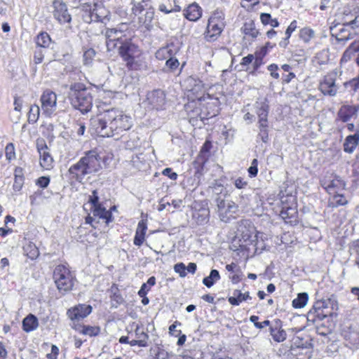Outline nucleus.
Instances as JSON below:
<instances>
[{"label":"nucleus","instance_id":"1","mask_svg":"<svg viewBox=\"0 0 359 359\" xmlns=\"http://www.w3.org/2000/svg\"><path fill=\"white\" fill-rule=\"evenodd\" d=\"M101 169L100 157L95 151L85 153V156L75 164L70 166L68 172L79 182L87 175L95 173Z\"/></svg>","mask_w":359,"mask_h":359},{"label":"nucleus","instance_id":"2","mask_svg":"<svg viewBox=\"0 0 359 359\" xmlns=\"http://www.w3.org/2000/svg\"><path fill=\"white\" fill-rule=\"evenodd\" d=\"M69 97L72 107L82 114L90 111L93 107V97L85 86L81 83H74L70 86Z\"/></svg>","mask_w":359,"mask_h":359},{"label":"nucleus","instance_id":"3","mask_svg":"<svg viewBox=\"0 0 359 359\" xmlns=\"http://www.w3.org/2000/svg\"><path fill=\"white\" fill-rule=\"evenodd\" d=\"M107 121H110L111 129H107L109 131H114L115 135H118L121 133L128 130L133 126L130 116L126 115L123 111L111 108L109 112L104 117Z\"/></svg>","mask_w":359,"mask_h":359},{"label":"nucleus","instance_id":"4","mask_svg":"<svg viewBox=\"0 0 359 359\" xmlns=\"http://www.w3.org/2000/svg\"><path fill=\"white\" fill-rule=\"evenodd\" d=\"M53 279L60 292H67L73 289L76 280L74 275L64 264L57 265L53 271Z\"/></svg>","mask_w":359,"mask_h":359},{"label":"nucleus","instance_id":"5","mask_svg":"<svg viewBox=\"0 0 359 359\" xmlns=\"http://www.w3.org/2000/svg\"><path fill=\"white\" fill-rule=\"evenodd\" d=\"M331 308L332 311H337L338 309V302L334 296H332L330 298L324 300L323 302H318L316 305H314L313 308L309 311L307 314V319L309 321H311L313 323L317 324L318 329L320 325V322L327 317L326 314H323L321 311V308Z\"/></svg>","mask_w":359,"mask_h":359},{"label":"nucleus","instance_id":"6","mask_svg":"<svg viewBox=\"0 0 359 359\" xmlns=\"http://www.w3.org/2000/svg\"><path fill=\"white\" fill-rule=\"evenodd\" d=\"M116 48L123 60L126 62L129 69L135 67V59L140 55L138 47L130 41L125 39Z\"/></svg>","mask_w":359,"mask_h":359},{"label":"nucleus","instance_id":"7","mask_svg":"<svg viewBox=\"0 0 359 359\" xmlns=\"http://www.w3.org/2000/svg\"><path fill=\"white\" fill-rule=\"evenodd\" d=\"M109 112V109H106L100 113L95 117L90 119L91 129L94 130L97 135L103 137H109L115 136L114 131H109L107 129H111L110 121H107L104 117Z\"/></svg>","mask_w":359,"mask_h":359},{"label":"nucleus","instance_id":"8","mask_svg":"<svg viewBox=\"0 0 359 359\" xmlns=\"http://www.w3.org/2000/svg\"><path fill=\"white\" fill-rule=\"evenodd\" d=\"M41 109L46 116H51L57 108V95L50 90H45L41 96Z\"/></svg>","mask_w":359,"mask_h":359},{"label":"nucleus","instance_id":"9","mask_svg":"<svg viewBox=\"0 0 359 359\" xmlns=\"http://www.w3.org/2000/svg\"><path fill=\"white\" fill-rule=\"evenodd\" d=\"M337 72L332 71L325 75L320 82L319 89L325 95L334 96L338 90L336 85Z\"/></svg>","mask_w":359,"mask_h":359},{"label":"nucleus","instance_id":"10","mask_svg":"<svg viewBox=\"0 0 359 359\" xmlns=\"http://www.w3.org/2000/svg\"><path fill=\"white\" fill-rule=\"evenodd\" d=\"M106 46L109 51H114L116 47L123 43V32L117 28L107 29L105 31Z\"/></svg>","mask_w":359,"mask_h":359},{"label":"nucleus","instance_id":"11","mask_svg":"<svg viewBox=\"0 0 359 359\" xmlns=\"http://www.w3.org/2000/svg\"><path fill=\"white\" fill-rule=\"evenodd\" d=\"M36 149L40 156L41 166L46 170L50 169L53 159L49 153V149L44 140L38 139L36 140Z\"/></svg>","mask_w":359,"mask_h":359},{"label":"nucleus","instance_id":"12","mask_svg":"<svg viewBox=\"0 0 359 359\" xmlns=\"http://www.w3.org/2000/svg\"><path fill=\"white\" fill-rule=\"evenodd\" d=\"M255 113L258 116V125L264 127L268 123L269 105L266 98L258 99L255 104Z\"/></svg>","mask_w":359,"mask_h":359},{"label":"nucleus","instance_id":"13","mask_svg":"<svg viewBox=\"0 0 359 359\" xmlns=\"http://www.w3.org/2000/svg\"><path fill=\"white\" fill-rule=\"evenodd\" d=\"M215 201L221 219L227 222L229 219L227 214L235 213L237 210V205L233 201H226L224 198L221 196L216 197Z\"/></svg>","mask_w":359,"mask_h":359},{"label":"nucleus","instance_id":"14","mask_svg":"<svg viewBox=\"0 0 359 359\" xmlns=\"http://www.w3.org/2000/svg\"><path fill=\"white\" fill-rule=\"evenodd\" d=\"M54 8V18L61 24L70 22L72 18L68 13L66 4L62 0H54L53 2Z\"/></svg>","mask_w":359,"mask_h":359},{"label":"nucleus","instance_id":"15","mask_svg":"<svg viewBox=\"0 0 359 359\" xmlns=\"http://www.w3.org/2000/svg\"><path fill=\"white\" fill-rule=\"evenodd\" d=\"M147 101L152 109H161L165 104V95L161 90H155L147 94Z\"/></svg>","mask_w":359,"mask_h":359},{"label":"nucleus","instance_id":"16","mask_svg":"<svg viewBox=\"0 0 359 359\" xmlns=\"http://www.w3.org/2000/svg\"><path fill=\"white\" fill-rule=\"evenodd\" d=\"M92 312V306L79 304L67 311V316L72 320H80L87 317Z\"/></svg>","mask_w":359,"mask_h":359},{"label":"nucleus","instance_id":"17","mask_svg":"<svg viewBox=\"0 0 359 359\" xmlns=\"http://www.w3.org/2000/svg\"><path fill=\"white\" fill-rule=\"evenodd\" d=\"M225 27V22H212L208 20L205 38L208 41H214L220 35Z\"/></svg>","mask_w":359,"mask_h":359},{"label":"nucleus","instance_id":"18","mask_svg":"<svg viewBox=\"0 0 359 359\" xmlns=\"http://www.w3.org/2000/svg\"><path fill=\"white\" fill-rule=\"evenodd\" d=\"M281 321L277 320L273 326L270 327V333L273 339L276 342H282L287 338L286 332L281 328Z\"/></svg>","mask_w":359,"mask_h":359},{"label":"nucleus","instance_id":"19","mask_svg":"<svg viewBox=\"0 0 359 359\" xmlns=\"http://www.w3.org/2000/svg\"><path fill=\"white\" fill-rule=\"evenodd\" d=\"M358 109L355 106L344 105L338 112V116L341 121L348 122L353 116H356Z\"/></svg>","mask_w":359,"mask_h":359},{"label":"nucleus","instance_id":"20","mask_svg":"<svg viewBox=\"0 0 359 359\" xmlns=\"http://www.w3.org/2000/svg\"><path fill=\"white\" fill-rule=\"evenodd\" d=\"M359 144V132L354 135H348L344 142V151L348 154H352L356 147Z\"/></svg>","mask_w":359,"mask_h":359},{"label":"nucleus","instance_id":"21","mask_svg":"<svg viewBox=\"0 0 359 359\" xmlns=\"http://www.w3.org/2000/svg\"><path fill=\"white\" fill-rule=\"evenodd\" d=\"M147 229V223L144 220L139 222L135 236L134 238V244L137 246H140L144 241L145 233Z\"/></svg>","mask_w":359,"mask_h":359},{"label":"nucleus","instance_id":"22","mask_svg":"<svg viewBox=\"0 0 359 359\" xmlns=\"http://www.w3.org/2000/svg\"><path fill=\"white\" fill-rule=\"evenodd\" d=\"M184 15L190 21H196L202 15L201 7L196 4H192L187 8Z\"/></svg>","mask_w":359,"mask_h":359},{"label":"nucleus","instance_id":"23","mask_svg":"<svg viewBox=\"0 0 359 359\" xmlns=\"http://www.w3.org/2000/svg\"><path fill=\"white\" fill-rule=\"evenodd\" d=\"M251 299L248 292L243 293L239 290H235L233 292V296L228 298V302L233 306H238L242 302Z\"/></svg>","mask_w":359,"mask_h":359},{"label":"nucleus","instance_id":"24","mask_svg":"<svg viewBox=\"0 0 359 359\" xmlns=\"http://www.w3.org/2000/svg\"><path fill=\"white\" fill-rule=\"evenodd\" d=\"M93 215L94 217H98L99 219H104L107 224L112 222L111 212L102 207V205L93 207Z\"/></svg>","mask_w":359,"mask_h":359},{"label":"nucleus","instance_id":"25","mask_svg":"<svg viewBox=\"0 0 359 359\" xmlns=\"http://www.w3.org/2000/svg\"><path fill=\"white\" fill-rule=\"evenodd\" d=\"M39 326L37 318L33 314H29L22 320V329L26 332L36 330Z\"/></svg>","mask_w":359,"mask_h":359},{"label":"nucleus","instance_id":"26","mask_svg":"<svg viewBox=\"0 0 359 359\" xmlns=\"http://www.w3.org/2000/svg\"><path fill=\"white\" fill-rule=\"evenodd\" d=\"M154 17V11L152 8L147 9L145 13L139 16L138 22L144 26L147 29L152 27V21Z\"/></svg>","mask_w":359,"mask_h":359},{"label":"nucleus","instance_id":"27","mask_svg":"<svg viewBox=\"0 0 359 359\" xmlns=\"http://www.w3.org/2000/svg\"><path fill=\"white\" fill-rule=\"evenodd\" d=\"M344 338L353 348H358L359 347V330H351L345 332Z\"/></svg>","mask_w":359,"mask_h":359},{"label":"nucleus","instance_id":"28","mask_svg":"<svg viewBox=\"0 0 359 359\" xmlns=\"http://www.w3.org/2000/svg\"><path fill=\"white\" fill-rule=\"evenodd\" d=\"M72 327L80 333L90 337L97 336L100 332V328L98 326H85L74 324Z\"/></svg>","mask_w":359,"mask_h":359},{"label":"nucleus","instance_id":"29","mask_svg":"<svg viewBox=\"0 0 359 359\" xmlns=\"http://www.w3.org/2000/svg\"><path fill=\"white\" fill-rule=\"evenodd\" d=\"M346 186L345 182L339 177V176H333L332 179L330 180L329 185L327 186L328 191L327 192L330 194H336L337 191L336 189H344Z\"/></svg>","mask_w":359,"mask_h":359},{"label":"nucleus","instance_id":"30","mask_svg":"<svg viewBox=\"0 0 359 359\" xmlns=\"http://www.w3.org/2000/svg\"><path fill=\"white\" fill-rule=\"evenodd\" d=\"M297 214L294 208H283L280 211V216L286 223H292L296 221Z\"/></svg>","mask_w":359,"mask_h":359},{"label":"nucleus","instance_id":"31","mask_svg":"<svg viewBox=\"0 0 359 359\" xmlns=\"http://www.w3.org/2000/svg\"><path fill=\"white\" fill-rule=\"evenodd\" d=\"M333 194L334 196L330 198L328 201V207L335 208L348 203V201L345 198L344 195L337 194V192Z\"/></svg>","mask_w":359,"mask_h":359},{"label":"nucleus","instance_id":"32","mask_svg":"<svg viewBox=\"0 0 359 359\" xmlns=\"http://www.w3.org/2000/svg\"><path fill=\"white\" fill-rule=\"evenodd\" d=\"M52 43V40L47 32H41L36 38V43L40 48H48Z\"/></svg>","mask_w":359,"mask_h":359},{"label":"nucleus","instance_id":"33","mask_svg":"<svg viewBox=\"0 0 359 359\" xmlns=\"http://www.w3.org/2000/svg\"><path fill=\"white\" fill-rule=\"evenodd\" d=\"M219 279L220 275L219 271L216 269H212L210 275L203 279V283L207 287H211Z\"/></svg>","mask_w":359,"mask_h":359},{"label":"nucleus","instance_id":"34","mask_svg":"<svg viewBox=\"0 0 359 359\" xmlns=\"http://www.w3.org/2000/svg\"><path fill=\"white\" fill-rule=\"evenodd\" d=\"M309 300V294L306 292L298 294L297 297L293 299L292 306L295 309L304 308Z\"/></svg>","mask_w":359,"mask_h":359},{"label":"nucleus","instance_id":"35","mask_svg":"<svg viewBox=\"0 0 359 359\" xmlns=\"http://www.w3.org/2000/svg\"><path fill=\"white\" fill-rule=\"evenodd\" d=\"M209 216V210L208 209H201L195 211L193 217L196 220L198 224H203L208 222Z\"/></svg>","mask_w":359,"mask_h":359},{"label":"nucleus","instance_id":"36","mask_svg":"<svg viewBox=\"0 0 359 359\" xmlns=\"http://www.w3.org/2000/svg\"><path fill=\"white\" fill-rule=\"evenodd\" d=\"M243 30L245 35H249L252 38H256L259 34L252 20L246 22L243 27Z\"/></svg>","mask_w":359,"mask_h":359},{"label":"nucleus","instance_id":"37","mask_svg":"<svg viewBox=\"0 0 359 359\" xmlns=\"http://www.w3.org/2000/svg\"><path fill=\"white\" fill-rule=\"evenodd\" d=\"M40 114V108L37 104H33L30 106L29 111L28 112V121L29 123H34L39 119Z\"/></svg>","mask_w":359,"mask_h":359},{"label":"nucleus","instance_id":"38","mask_svg":"<svg viewBox=\"0 0 359 359\" xmlns=\"http://www.w3.org/2000/svg\"><path fill=\"white\" fill-rule=\"evenodd\" d=\"M21 169L16 168L15 170V181L13 184V189L20 191L23 185L24 178L21 175Z\"/></svg>","mask_w":359,"mask_h":359},{"label":"nucleus","instance_id":"39","mask_svg":"<svg viewBox=\"0 0 359 359\" xmlns=\"http://www.w3.org/2000/svg\"><path fill=\"white\" fill-rule=\"evenodd\" d=\"M314 32L313 29L304 27L300 30L299 37L305 42L308 43L312 38L314 37Z\"/></svg>","mask_w":359,"mask_h":359},{"label":"nucleus","instance_id":"40","mask_svg":"<svg viewBox=\"0 0 359 359\" xmlns=\"http://www.w3.org/2000/svg\"><path fill=\"white\" fill-rule=\"evenodd\" d=\"M133 6L132 8V11L135 15H140L142 12L145 10V7L147 6V3L144 0L140 2H133Z\"/></svg>","mask_w":359,"mask_h":359},{"label":"nucleus","instance_id":"41","mask_svg":"<svg viewBox=\"0 0 359 359\" xmlns=\"http://www.w3.org/2000/svg\"><path fill=\"white\" fill-rule=\"evenodd\" d=\"M158 10L165 14H168L170 13H175V12H180L181 10V8L178 5H175L174 6H172L170 5L169 6H167L164 4H161L158 6Z\"/></svg>","mask_w":359,"mask_h":359},{"label":"nucleus","instance_id":"42","mask_svg":"<svg viewBox=\"0 0 359 359\" xmlns=\"http://www.w3.org/2000/svg\"><path fill=\"white\" fill-rule=\"evenodd\" d=\"M352 255L355 265L359 269V241H355L351 246Z\"/></svg>","mask_w":359,"mask_h":359},{"label":"nucleus","instance_id":"43","mask_svg":"<svg viewBox=\"0 0 359 359\" xmlns=\"http://www.w3.org/2000/svg\"><path fill=\"white\" fill-rule=\"evenodd\" d=\"M5 155L6 160L8 161H11L15 159V146L13 143H8L5 148Z\"/></svg>","mask_w":359,"mask_h":359},{"label":"nucleus","instance_id":"44","mask_svg":"<svg viewBox=\"0 0 359 359\" xmlns=\"http://www.w3.org/2000/svg\"><path fill=\"white\" fill-rule=\"evenodd\" d=\"M25 251L27 252V255L31 259H34L38 257L39 252L38 248L34 245H28L25 248Z\"/></svg>","mask_w":359,"mask_h":359},{"label":"nucleus","instance_id":"45","mask_svg":"<svg viewBox=\"0 0 359 359\" xmlns=\"http://www.w3.org/2000/svg\"><path fill=\"white\" fill-rule=\"evenodd\" d=\"M208 20L215 23L225 22L224 13L222 11L217 10L212 13Z\"/></svg>","mask_w":359,"mask_h":359},{"label":"nucleus","instance_id":"46","mask_svg":"<svg viewBox=\"0 0 359 359\" xmlns=\"http://www.w3.org/2000/svg\"><path fill=\"white\" fill-rule=\"evenodd\" d=\"M210 188L212 189V194L216 195L217 197L221 196L224 198L226 194H222V193L225 191V189L222 184L215 183Z\"/></svg>","mask_w":359,"mask_h":359},{"label":"nucleus","instance_id":"47","mask_svg":"<svg viewBox=\"0 0 359 359\" xmlns=\"http://www.w3.org/2000/svg\"><path fill=\"white\" fill-rule=\"evenodd\" d=\"M99 194L97 189H95L92 191V194L89 196L88 197V202L93 205V207L101 205L100 203L99 202Z\"/></svg>","mask_w":359,"mask_h":359},{"label":"nucleus","instance_id":"48","mask_svg":"<svg viewBox=\"0 0 359 359\" xmlns=\"http://www.w3.org/2000/svg\"><path fill=\"white\" fill-rule=\"evenodd\" d=\"M174 354L172 352H168L163 348H158L156 353V359H168L172 357Z\"/></svg>","mask_w":359,"mask_h":359},{"label":"nucleus","instance_id":"49","mask_svg":"<svg viewBox=\"0 0 359 359\" xmlns=\"http://www.w3.org/2000/svg\"><path fill=\"white\" fill-rule=\"evenodd\" d=\"M257 165H258L257 159H256V158L253 159L251 163V165L250 166V168L248 170L249 176L250 177L252 178L257 175V172H258Z\"/></svg>","mask_w":359,"mask_h":359},{"label":"nucleus","instance_id":"50","mask_svg":"<svg viewBox=\"0 0 359 359\" xmlns=\"http://www.w3.org/2000/svg\"><path fill=\"white\" fill-rule=\"evenodd\" d=\"M174 271L179 273L180 276L182 278H184L187 276L186 266L182 262L175 264Z\"/></svg>","mask_w":359,"mask_h":359},{"label":"nucleus","instance_id":"51","mask_svg":"<svg viewBox=\"0 0 359 359\" xmlns=\"http://www.w3.org/2000/svg\"><path fill=\"white\" fill-rule=\"evenodd\" d=\"M95 51L93 48H89L83 53V60L86 65L90 63L92 58L95 56Z\"/></svg>","mask_w":359,"mask_h":359},{"label":"nucleus","instance_id":"52","mask_svg":"<svg viewBox=\"0 0 359 359\" xmlns=\"http://www.w3.org/2000/svg\"><path fill=\"white\" fill-rule=\"evenodd\" d=\"M166 66L172 71L175 70L180 65L179 61L173 57H170L165 62Z\"/></svg>","mask_w":359,"mask_h":359},{"label":"nucleus","instance_id":"53","mask_svg":"<svg viewBox=\"0 0 359 359\" xmlns=\"http://www.w3.org/2000/svg\"><path fill=\"white\" fill-rule=\"evenodd\" d=\"M259 135L261 137L262 140L264 142H266L269 140V135H268V123H266V126L262 127L259 126Z\"/></svg>","mask_w":359,"mask_h":359},{"label":"nucleus","instance_id":"54","mask_svg":"<svg viewBox=\"0 0 359 359\" xmlns=\"http://www.w3.org/2000/svg\"><path fill=\"white\" fill-rule=\"evenodd\" d=\"M189 83H194V87L189 89V91L192 92L194 94L198 93L199 90H201L203 88V84L201 81H196L194 79L191 78L188 80Z\"/></svg>","mask_w":359,"mask_h":359},{"label":"nucleus","instance_id":"55","mask_svg":"<svg viewBox=\"0 0 359 359\" xmlns=\"http://www.w3.org/2000/svg\"><path fill=\"white\" fill-rule=\"evenodd\" d=\"M50 183V178L48 177H40L37 181L36 184L41 188H46Z\"/></svg>","mask_w":359,"mask_h":359},{"label":"nucleus","instance_id":"56","mask_svg":"<svg viewBox=\"0 0 359 359\" xmlns=\"http://www.w3.org/2000/svg\"><path fill=\"white\" fill-rule=\"evenodd\" d=\"M234 185L238 189H245L248 186V182L242 177H238L235 180Z\"/></svg>","mask_w":359,"mask_h":359},{"label":"nucleus","instance_id":"57","mask_svg":"<svg viewBox=\"0 0 359 359\" xmlns=\"http://www.w3.org/2000/svg\"><path fill=\"white\" fill-rule=\"evenodd\" d=\"M162 174L165 176H168L170 180H175L177 177V174L172 171V169L170 168H165Z\"/></svg>","mask_w":359,"mask_h":359},{"label":"nucleus","instance_id":"58","mask_svg":"<svg viewBox=\"0 0 359 359\" xmlns=\"http://www.w3.org/2000/svg\"><path fill=\"white\" fill-rule=\"evenodd\" d=\"M177 325H181V323H179L178 321H175L173 324H172L169 327V333L171 335H175V337H177L179 334H181V330H176V327H177Z\"/></svg>","mask_w":359,"mask_h":359},{"label":"nucleus","instance_id":"59","mask_svg":"<svg viewBox=\"0 0 359 359\" xmlns=\"http://www.w3.org/2000/svg\"><path fill=\"white\" fill-rule=\"evenodd\" d=\"M21 117V112L18 111V110H13L10 113V118L12 122L17 123L19 122Z\"/></svg>","mask_w":359,"mask_h":359},{"label":"nucleus","instance_id":"60","mask_svg":"<svg viewBox=\"0 0 359 359\" xmlns=\"http://www.w3.org/2000/svg\"><path fill=\"white\" fill-rule=\"evenodd\" d=\"M278 69V67L276 64H271L268 66V70L271 72V76L274 79H278L279 74L276 72V70Z\"/></svg>","mask_w":359,"mask_h":359},{"label":"nucleus","instance_id":"61","mask_svg":"<svg viewBox=\"0 0 359 359\" xmlns=\"http://www.w3.org/2000/svg\"><path fill=\"white\" fill-rule=\"evenodd\" d=\"M297 28V21L293 20L290 25L287 27L286 31H285V35L287 36V38H290L291 36V34Z\"/></svg>","mask_w":359,"mask_h":359},{"label":"nucleus","instance_id":"62","mask_svg":"<svg viewBox=\"0 0 359 359\" xmlns=\"http://www.w3.org/2000/svg\"><path fill=\"white\" fill-rule=\"evenodd\" d=\"M44 54L41 50H36L34 53V60L36 64H39L43 61Z\"/></svg>","mask_w":359,"mask_h":359},{"label":"nucleus","instance_id":"63","mask_svg":"<svg viewBox=\"0 0 359 359\" xmlns=\"http://www.w3.org/2000/svg\"><path fill=\"white\" fill-rule=\"evenodd\" d=\"M149 290L150 287L147 285V284L143 283L140 287V290L138 292L139 296L140 297H144V296H146Z\"/></svg>","mask_w":359,"mask_h":359},{"label":"nucleus","instance_id":"64","mask_svg":"<svg viewBox=\"0 0 359 359\" xmlns=\"http://www.w3.org/2000/svg\"><path fill=\"white\" fill-rule=\"evenodd\" d=\"M59 349L55 345H52L51 347V353L47 355V357L49 359H56L57 355H58Z\"/></svg>","mask_w":359,"mask_h":359}]
</instances>
